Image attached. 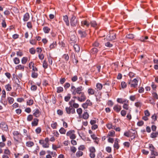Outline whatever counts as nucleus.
<instances>
[{
  "label": "nucleus",
  "mask_w": 158,
  "mask_h": 158,
  "mask_svg": "<svg viewBox=\"0 0 158 158\" xmlns=\"http://www.w3.org/2000/svg\"><path fill=\"white\" fill-rule=\"evenodd\" d=\"M63 58L66 61H68L69 59V56L68 54H64L63 56Z\"/></svg>",
  "instance_id": "obj_57"
},
{
  "label": "nucleus",
  "mask_w": 158,
  "mask_h": 158,
  "mask_svg": "<svg viewBox=\"0 0 158 158\" xmlns=\"http://www.w3.org/2000/svg\"><path fill=\"white\" fill-rule=\"evenodd\" d=\"M142 105V103L139 102H136L135 104V106L137 107H140Z\"/></svg>",
  "instance_id": "obj_53"
},
{
  "label": "nucleus",
  "mask_w": 158,
  "mask_h": 158,
  "mask_svg": "<svg viewBox=\"0 0 158 158\" xmlns=\"http://www.w3.org/2000/svg\"><path fill=\"white\" fill-rule=\"evenodd\" d=\"M126 37L129 39H132L134 38V35L132 34H129L127 35Z\"/></svg>",
  "instance_id": "obj_49"
},
{
  "label": "nucleus",
  "mask_w": 158,
  "mask_h": 158,
  "mask_svg": "<svg viewBox=\"0 0 158 158\" xmlns=\"http://www.w3.org/2000/svg\"><path fill=\"white\" fill-rule=\"evenodd\" d=\"M0 134H1L0 133ZM1 138L2 140V142H5L6 140V137L4 135L2 134Z\"/></svg>",
  "instance_id": "obj_56"
},
{
  "label": "nucleus",
  "mask_w": 158,
  "mask_h": 158,
  "mask_svg": "<svg viewBox=\"0 0 158 158\" xmlns=\"http://www.w3.org/2000/svg\"><path fill=\"white\" fill-rule=\"evenodd\" d=\"M14 63L15 64H18L20 62V60L17 57H15L13 60Z\"/></svg>",
  "instance_id": "obj_46"
},
{
  "label": "nucleus",
  "mask_w": 158,
  "mask_h": 158,
  "mask_svg": "<svg viewBox=\"0 0 158 158\" xmlns=\"http://www.w3.org/2000/svg\"><path fill=\"white\" fill-rule=\"evenodd\" d=\"M33 101L32 99H29L27 102V105L29 106L33 104Z\"/></svg>",
  "instance_id": "obj_48"
},
{
  "label": "nucleus",
  "mask_w": 158,
  "mask_h": 158,
  "mask_svg": "<svg viewBox=\"0 0 158 158\" xmlns=\"http://www.w3.org/2000/svg\"><path fill=\"white\" fill-rule=\"evenodd\" d=\"M89 156L90 158H94L95 156L96 152L95 148L94 147H91L89 148Z\"/></svg>",
  "instance_id": "obj_6"
},
{
  "label": "nucleus",
  "mask_w": 158,
  "mask_h": 158,
  "mask_svg": "<svg viewBox=\"0 0 158 158\" xmlns=\"http://www.w3.org/2000/svg\"><path fill=\"white\" fill-rule=\"evenodd\" d=\"M106 39L109 40H112L115 38V34L112 32L108 35L106 36Z\"/></svg>",
  "instance_id": "obj_12"
},
{
  "label": "nucleus",
  "mask_w": 158,
  "mask_h": 158,
  "mask_svg": "<svg viewBox=\"0 0 158 158\" xmlns=\"http://www.w3.org/2000/svg\"><path fill=\"white\" fill-rule=\"evenodd\" d=\"M29 52L31 54L33 55L35 53V51L34 48H31L30 49Z\"/></svg>",
  "instance_id": "obj_64"
},
{
  "label": "nucleus",
  "mask_w": 158,
  "mask_h": 158,
  "mask_svg": "<svg viewBox=\"0 0 158 158\" xmlns=\"http://www.w3.org/2000/svg\"><path fill=\"white\" fill-rule=\"evenodd\" d=\"M43 68L46 69L48 68V65L47 62L46 61V60H44L43 61Z\"/></svg>",
  "instance_id": "obj_43"
},
{
  "label": "nucleus",
  "mask_w": 158,
  "mask_h": 158,
  "mask_svg": "<svg viewBox=\"0 0 158 158\" xmlns=\"http://www.w3.org/2000/svg\"><path fill=\"white\" fill-rule=\"evenodd\" d=\"M77 111L80 117H81V114L82 113V110L81 108H79L77 109Z\"/></svg>",
  "instance_id": "obj_37"
},
{
  "label": "nucleus",
  "mask_w": 158,
  "mask_h": 158,
  "mask_svg": "<svg viewBox=\"0 0 158 158\" xmlns=\"http://www.w3.org/2000/svg\"><path fill=\"white\" fill-rule=\"evenodd\" d=\"M84 88L82 86L76 88L73 85H71L70 91L72 95H76L77 94L80 95L78 96V101L82 102L85 101L86 99V97L85 94L84 92H82Z\"/></svg>",
  "instance_id": "obj_1"
},
{
  "label": "nucleus",
  "mask_w": 158,
  "mask_h": 158,
  "mask_svg": "<svg viewBox=\"0 0 158 158\" xmlns=\"http://www.w3.org/2000/svg\"><path fill=\"white\" fill-rule=\"evenodd\" d=\"M83 154V153L82 151L78 150L76 152V156L77 157H79L82 156Z\"/></svg>",
  "instance_id": "obj_32"
},
{
  "label": "nucleus",
  "mask_w": 158,
  "mask_h": 158,
  "mask_svg": "<svg viewBox=\"0 0 158 158\" xmlns=\"http://www.w3.org/2000/svg\"><path fill=\"white\" fill-rule=\"evenodd\" d=\"M15 68L16 70H20L23 71L24 70V66L20 64L17 66Z\"/></svg>",
  "instance_id": "obj_23"
},
{
  "label": "nucleus",
  "mask_w": 158,
  "mask_h": 158,
  "mask_svg": "<svg viewBox=\"0 0 158 158\" xmlns=\"http://www.w3.org/2000/svg\"><path fill=\"white\" fill-rule=\"evenodd\" d=\"M158 136V132H152L151 135V137L152 138H155Z\"/></svg>",
  "instance_id": "obj_34"
},
{
  "label": "nucleus",
  "mask_w": 158,
  "mask_h": 158,
  "mask_svg": "<svg viewBox=\"0 0 158 158\" xmlns=\"http://www.w3.org/2000/svg\"><path fill=\"white\" fill-rule=\"evenodd\" d=\"M121 85L122 88H125L127 86V83L124 81H123L121 83Z\"/></svg>",
  "instance_id": "obj_58"
},
{
  "label": "nucleus",
  "mask_w": 158,
  "mask_h": 158,
  "mask_svg": "<svg viewBox=\"0 0 158 158\" xmlns=\"http://www.w3.org/2000/svg\"><path fill=\"white\" fill-rule=\"evenodd\" d=\"M90 23V24L91 25V26L93 27H95L97 25L96 23V22L95 21H92Z\"/></svg>",
  "instance_id": "obj_60"
},
{
  "label": "nucleus",
  "mask_w": 158,
  "mask_h": 158,
  "mask_svg": "<svg viewBox=\"0 0 158 158\" xmlns=\"http://www.w3.org/2000/svg\"><path fill=\"white\" fill-rule=\"evenodd\" d=\"M26 145L27 147L29 148H31L34 145V143L31 140H26Z\"/></svg>",
  "instance_id": "obj_16"
},
{
  "label": "nucleus",
  "mask_w": 158,
  "mask_h": 158,
  "mask_svg": "<svg viewBox=\"0 0 158 158\" xmlns=\"http://www.w3.org/2000/svg\"><path fill=\"white\" fill-rule=\"evenodd\" d=\"M4 153L5 155H10V151L8 148L4 149Z\"/></svg>",
  "instance_id": "obj_50"
},
{
  "label": "nucleus",
  "mask_w": 158,
  "mask_h": 158,
  "mask_svg": "<svg viewBox=\"0 0 158 158\" xmlns=\"http://www.w3.org/2000/svg\"><path fill=\"white\" fill-rule=\"evenodd\" d=\"M119 139L116 138L115 140V141L114 143V149H119L120 146L119 144H118V142H119Z\"/></svg>",
  "instance_id": "obj_19"
},
{
  "label": "nucleus",
  "mask_w": 158,
  "mask_h": 158,
  "mask_svg": "<svg viewBox=\"0 0 158 158\" xmlns=\"http://www.w3.org/2000/svg\"><path fill=\"white\" fill-rule=\"evenodd\" d=\"M38 57L40 60H42L44 58V55L43 53H40L38 54Z\"/></svg>",
  "instance_id": "obj_59"
},
{
  "label": "nucleus",
  "mask_w": 158,
  "mask_h": 158,
  "mask_svg": "<svg viewBox=\"0 0 158 158\" xmlns=\"http://www.w3.org/2000/svg\"><path fill=\"white\" fill-rule=\"evenodd\" d=\"M33 119V116L31 114L29 115L27 118V120L28 121H31Z\"/></svg>",
  "instance_id": "obj_51"
},
{
  "label": "nucleus",
  "mask_w": 158,
  "mask_h": 158,
  "mask_svg": "<svg viewBox=\"0 0 158 158\" xmlns=\"http://www.w3.org/2000/svg\"><path fill=\"white\" fill-rule=\"evenodd\" d=\"M40 144L44 148H48L49 147V139L48 137L44 139H41L39 140Z\"/></svg>",
  "instance_id": "obj_2"
},
{
  "label": "nucleus",
  "mask_w": 158,
  "mask_h": 158,
  "mask_svg": "<svg viewBox=\"0 0 158 158\" xmlns=\"http://www.w3.org/2000/svg\"><path fill=\"white\" fill-rule=\"evenodd\" d=\"M66 135L69 136L71 139H74L76 138V136L75 134V131L74 130H70L67 132L66 133Z\"/></svg>",
  "instance_id": "obj_9"
},
{
  "label": "nucleus",
  "mask_w": 158,
  "mask_h": 158,
  "mask_svg": "<svg viewBox=\"0 0 158 158\" xmlns=\"http://www.w3.org/2000/svg\"><path fill=\"white\" fill-rule=\"evenodd\" d=\"M57 124L56 122H53V123H52L51 124V127L53 129H56L57 128Z\"/></svg>",
  "instance_id": "obj_40"
},
{
  "label": "nucleus",
  "mask_w": 158,
  "mask_h": 158,
  "mask_svg": "<svg viewBox=\"0 0 158 158\" xmlns=\"http://www.w3.org/2000/svg\"><path fill=\"white\" fill-rule=\"evenodd\" d=\"M60 133L62 134H65L66 132V130L64 128L62 127L59 130Z\"/></svg>",
  "instance_id": "obj_35"
},
{
  "label": "nucleus",
  "mask_w": 158,
  "mask_h": 158,
  "mask_svg": "<svg viewBox=\"0 0 158 158\" xmlns=\"http://www.w3.org/2000/svg\"><path fill=\"white\" fill-rule=\"evenodd\" d=\"M39 120L36 118H34L33 121L31 123V125L32 127L37 126L38 124Z\"/></svg>",
  "instance_id": "obj_20"
},
{
  "label": "nucleus",
  "mask_w": 158,
  "mask_h": 158,
  "mask_svg": "<svg viewBox=\"0 0 158 158\" xmlns=\"http://www.w3.org/2000/svg\"><path fill=\"white\" fill-rule=\"evenodd\" d=\"M70 150L73 153H74L77 150V148L74 146L70 147Z\"/></svg>",
  "instance_id": "obj_52"
},
{
  "label": "nucleus",
  "mask_w": 158,
  "mask_h": 158,
  "mask_svg": "<svg viewBox=\"0 0 158 158\" xmlns=\"http://www.w3.org/2000/svg\"><path fill=\"white\" fill-rule=\"evenodd\" d=\"M14 138L15 141L16 142H19L21 139V134L17 131H14L13 132Z\"/></svg>",
  "instance_id": "obj_3"
},
{
  "label": "nucleus",
  "mask_w": 158,
  "mask_h": 158,
  "mask_svg": "<svg viewBox=\"0 0 158 158\" xmlns=\"http://www.w3.org/2000/svg\"><path fill=\"white\" fill-rule=\"evenodd\" d=\"M65 110L66 113L69 114H73L75 113V110L73 107L72 106H70L69 107H66L65 108Z\"/></svg>",
  "instance_id": "obj_8"
},
{
  "label": "nucleus",
  "mask_w": 158,
  "mask_h": 158,
  "mask_svg": "<svg viewBox=\"0 0 158 158\" xmlns=\"http://www.w3.org/2000/svg\"><path fill=\"white\" fill-rule=\"evenodd\" d=\"M30 43L31 44L33 45H35L36 44V41L35 39H32L30 40Z\"/></svg>",
  "instance_id": "obj_61"
},
{
  "label": "nucleus",
  "mask_w": 158,
  "mask_h": 158,
  "mask_svg": "<svg viewBox=\"0 0 158 158\" xmlns=\"http://www.w3.org/2000/svg\"><path fill=\"white\" fill-rule=\"evenodd\" d=\"M70 86V84L68 83H66L64 85V87L65 89H67Z\"/></svg>",
  "instance_id": "obj_63"
},
{
  "label": "nucleus",
  "mask_w": 158,
  "mask_h": 158,
  "mask_svg": "<svg viewBox=\"0 0 158 158\" xmlns=\"http://www.w3.org/2000/svg\"><path fill=\"white\" fill-rule=\"evenodd\" d=\"M56 42H53V43L50 44L49 46V48L51 50L52 49L54 48L56 46Z\"/></svg>",
  "instance_id": "obj_31"
},
{
  "label": "nucleus",
  "mask_w": 158,
  "mask_h": 158,
  "mask_svg": "<svg viewBox=\"0 0 158 158\" xmlns=\"http://www.w3.org/2000/svg\"><path fill=\"white\" fill-rule=\"evenodd\" d=\"M64 20L67 26H69V23L68 19V17L67 15L63 16Z\"/></svg>",
  "instance_id": "obj_27"
},
{
  "label": "nucleus",
  "mask_w": 158,
  "mask_h": 158,
  "mask_svg": "<svg viewBox=\"0 0 158 158\" xmlns=\"http://www.w3.org/2000/svg\"><path fill=\"white\" fill-rule=\"evenodd\" d=\"M127 100L125 98H118L117 99V101L120 104H124Z\"/></svg>",
  "instance_id": "obj_21"
},
{
  "label": "nucleus",
  "mask_w": 158,
  "mask_h": 158,
  "mask_svg": "<svg viewBox=\"0 0 158 158\" xmlns=\"http://www.w3.org/2000/svg\"><path fill=\"white\" fill-rule=\"evenodd\" d=\"M115 132L113 130H111L110 131L107 135V137H114L115 136Z\"/></svg>",
  "instance_id": "obj_26"
},
{
  "label": "nucleus",
  "mask_w": 158,
  "mask_h": 158,
  "mask_svg": "<svg viewBox=\"0 0 158 158\" xmlns=\"http://www.w3.org/2000/svg\"><path fill=\"white\" fill-rule=\"evenodd\" d=\"M30 18L29 15L28 13H26L23 16V20L24 22L27 21Z\"/></svg>",
  "instance_id": "obj_24"
},
{
  "label": "nucleus",
  "mask_w": 158,
  "mask_h": 158,
  "mask_svg": "<svg viewBox=\"0 0 158 158\" xmlns=\"http://www.w3.org/2000/svg\"><path fill=\"white\" fill-rule=\"evenodd\" d=\"M90 23L86 20H83L81 22V26L83 27H85L88 28L89 26Z\"/></svg>",
  "instance_id": "obj_18"
},
{
  "label": "nucleus",
  "mask_w": 158,
  "mask_h": 158,
  "mask_svg": "<svg viewBox=\"0 0 158 158\" xmlns=\"http://www.w3.org/2000/svg\"><path fill=\"white\" fill-rule=\"evenodd\" d=\"M98 52V50L97 49L95 48H92L90 51V52L93 54H95L97 53Z\"/></svg>",
  "instance_id": "obj_45"
},
{
  "label": "nucleus",
  "mask_w": 158,
  "mask_h": 158,
  "mask_svg": "<svg viewBox=\"0 0 158 158\" xmlns=\"http://www.w3.org/2000/svg\"><path fill=\"white\" fill-rule=\"evenodd\" d=\"M28 60V58L26 57H23L21 60L22 63L23 64H25Z\"/></svg>",
  "instance_id": "obj_33"
},
{
  "label": "nucleus",
  "mask_w": 158,
  "mask_h": 158,
  "mask_svg": "<svg viewBox=\"0 0 158 158\" xmlns=\"http://www.w3.org/2000/svg\"><path fill=\"white\" fill-rule=\"evenodd\" d=\"M41 131V128L40 127H38L35 129V132L37 134H40Z\"/></svg>",
  "instance_id": "obj_62"
},
{
  "label": "nucleus",
  "mask_w": 158,
  "mask_h": 158,
  "mask_svg": "<svg viewBox=\"0 0 158 158\" xmlns=\"http://www.w3.org/2000/svg\"><path fill=\"white\" fill-rule=\"evenodd\" d=\"M138 81L136 79H134L133 80H130L128 82V84L131 85V88H136L138 85Z\"/></svg>",
  "instance_id": "obj_7"
},
{
  "label": "nucleus",
  "mask_w": 158,
  "mask_h": 158,
  "mask_svg": "<svg viewBox=\"0 0 158 158\" xmlns=\"http://www.w3.org/2000/svg\"><path fill=\"white\" fill-rule=\"evenodd\" d=\"M96 91L98 92V91L101 90L102 89L103 85L101 83H98L96 84Z\"/></svg>",
  "instance_id": "obj_22"
},
{
  "label": "nucleus",
  "mask_w": 158,
  "mask_h": 158,
  "mask_svg": "<svg viewBox=\"0 0 158 158\" xmlns=\"http://www.w3.org/2000/svg\"><path fill=\"white\" fill-rule=\"evenodd\" d=\"M76 52H79L80 51V48L79 46L77 44H75L73 46Z\"/></svg>",
  "instance_id": "obj_44"
},
{
  "label": "nucleus",
  "mask_w": 158,
  "mask_h": 158,
  "mask_svg": "<svg viewBox=\"0 0 158 158\" xmlns=\"http://www.w3.org/2000/svg\"><path fill=\"white\" fill-rule=\"evenodd\" d=\"M7 101L10 104H11L14 102V99L12 97H8L7 98Z\"/></svg>",
  "instance_id": "obj_36"
},
{
  "label": "nucleus",
  "mask_w": 158,
  "mask_h": 158,
  "mask_svg": "<svg viewBox=\"0 0 158 158\" xmlns=\"http://www.w3.org/2000/svg\"><path fill=\"white\" fill-rule=\"evenodd\" d=\"M43 30L45 33H48L50 31V29L48 27H44Z\"/></svg>",
  "instance_id": "obj_30"
},
{
  "label": "nucleus",
  "mask_w": 158,
  "mask_h": 158,
  "mask_svg": "<svg viewBox=\"0 0 158 158\" xmlns=\"http://www.w3.org/2000/svg\"><path fill=\"white\" fill-rule=\"evenodd\" d=\"M95 90L91 87L89 88L87 90V93L89 95H94L96 97V99H98L97 95L95 94Z\"/></svg>",
  "instance_id": "obj_11"
},
{
  "label": "nucleus",
  "mask_w": 158,
  "mask_h": 158,
  "mask_svg": "<svg viewBox=\"0 0 158 158\" xmlns=\"http://www.w3.org/2000/svg\"><path fill=\"white\" fill-rule=\"evenodd\" d=\"M71 98V95L69 94L64 97V100L66 102H68Z\"/></svg>",
  "instance_id": "obj_39"
},
{
  "label": "nucleus",
  "mask_w": 158,
  "mask_h": 158,
  "mask_svg": "<svg viewBox=\"0 0 158 158\" xmlns=\"http://www.w3.org/2000/svg\"><path fill=\"white\" fill-rule=\"evenodd\" d=\"M6 90L7 91H10L12 89L11 85L10 84H8L5 86Z\"/></svg>",
  "instance_id": "obj_38"
},
{
  "label": "nucleus",
  "mask_w": 158,
  "mask_h": 158,
  "mask_svg": "<svg viewBox=\"0 0 158 158\" xmlns=\"http://www.w3.org/2000/svg\"><path fill=\"white\" fill-rule=\"evenodd\" d=\"M89 115L87 112H84L81 117L85 119H87L89 118Z\"/></svg>",
  "instance_id": "obj_28"
},
{
  "label": "nucleus",
  "mask_w": 158,
  "mask_h": 158,
  "mask_svg": "<svg viewBox=\"0 0 158 158\" xmlns=\"http://www.w3.org/2000/svg\"><path fill=\"white\" fill-rule=\"evenodd\" d=\"M23 134L26 137L25 138V140H31L32 138L31 137L30 134L28 133V132L26 129H23Z\"/></svg>",
  "instance_id": "obj_10"
},
{
  "label": "nucleus",
  "mask_w": 158,
  "mask_h": 158,
  "mask_svg": "<svg viewBox=\"0 0 158 158\" xmlns=\"http://www.w3.org/2000/svg\"><path fill=\"white\" fill-rule=\"evenodd\" d=\"M31 89L32 91H35L37 89V87L36 85H32Z\"/></svg>",
  "instance_id": "obj_54"
},
{
  "label": "nucleus",
  "mask_w": 158,
  "mask_h": 158,
  "mask_svg": "<svg viewBox=\"0 0 158 158\" xmlns=\"http://www.w3.org/2000/svg\"><path fill=\"white\" fill-rule=\"evenodd\" d=\"M0 127L2 130L5 131H7L8 129V126L4 122H2L0 124Z\"/></svg>",
  "instance_id": "obj_15"
},
{
  "label": "nucleus",
  "mask_w": 158,
  "mask_h": 158,
  "mask_svg": "<svg viewBox=\"0 0 158 158\" xmlns=\"http://www.w3.org/2000/svg\"><path fill=\"white\" fill-rule=\"evenodd\" d=\"M148 148L151 151V155H158V153L157 152L156 149L152 144H149Z\"/></svg>",
  "instance_id": "obj_5"
},
{
  "label": "nucleus",
  "mask_w": 158,
  "mask_h": 158,
  "mask_svg": "<svg viewBox=\"0 0 158 158\" xmlns=\"http://www.w3.org/2000/svg\"><path fill=\"white\" fill-rule=\"evenodd\" d=\"M27 27L30 29L32 28V25L31 22H29L27 23Z\"/></svg>",
  "instance_id": "obj_55"
},
{
  "label": "nucleus",
  "mask_w": 158,
  "mask_h": 158,
  "mask_svg": "<svg viewBox=\"0 0 158 158\" xmlns=\"http://www.w3.org/2000/svg\"><path fill=\"white\" fill-rule=\"evenodd\" d=\"M33 115L36 118L39 117L41 113L39 110L36 109L33 111Z\"/></svg>",
  "instance_id": "obj_14"
},
{
  "label": "nucleus",
  "mask_w": 158,
  "mask_h": 158,
  "mask_svg": "<svg viewBox=\"0 0 158 158\" xmlns=\"http://www.w3.org/2000/svg\"><path fill=\"white\" fill-rule=\"evenodd\" d=\"M153 98L154 99H158V95L157 94L154 92L152 93Z\"/></svg>",
  "instance_id": "obj_42"
},
{
  "label": "nucleus",
  "mask_w": 158,
  "mask_h": 158,
  "mask_svg": "<svg viewBox=\"0 0 158 158\" xmlns=\"http://www.w3.org/2000/svg\"><path fill=\"white\" fill-rule=\"evenodd\" d=\"M78 33L80 35L81 37H85L86 35V34L85 31H82L81 30L78 31Z\"/></svg>",
  "instance_id": "obj_29"
},
{
  "label": "nucleus",
  "mask_w": 158,
  "mask_h": 158,
  "mask_svg": "<svg viewBox=\"0 0 158 158\" xmlns=\"http://www.w3.org/2000/svg\"><path fill=\"white\" fill-rule=\"evenodd\" d=\"M78 23V19L74 15H73L70 19V23L71 27H76Z\"/></svg>",
  "instance_id": "obj_4"
},
{
  "label": "nucleus",
  "mask_w": 158,
  "mask_h": 158,
  "mask_svg": "<svg viewBox=\"0 0 158 158\" xmlns=\"http://www.w3.org/2000/svg\"><path fill=\"white\" fill-rule=\"evenodd\" d=\"M38 74L37 73L35 72H32L31 77L34 78H36L37 77Z\"/></svg>",
  "instance_id": "obj_47"
},
{
  "label": "nucleus",
  "mask_w": 158,
  "mask_h": 158,
  "mask_svg": "<svg viewBox=\"0 0 158 158\" xmlns=\"http://www.w3.org/2000/svg\"><path fill=\"white\" fill-rule=\"evenodd\" d=\"M113 109L116 112L118 113L121 109V107L119 105H115L113 107Z\"/></svg>",
  "instance_id": "obj_17"
},
{
  "label": "nucleus",
  "mask_w": 158,
  "mask_h": 158,
  "mask_svg": "<svg viewBox=\"0 0 158 158\" xmlns=\"http://www.w3.org/2000/svg\"><path fill=\"white\" fill-rule=\"evenodd\" d=\"M106 127L109 129H114V126L112 125V124L111 123H107L106 125Z\"/></svg>",
  "instance_id": "obj_25"
},
{
  "label": "nucleus",
  "mask_w": 158,
  "mask_h": 158,
  "mask_svg": "<svg viewBox=\"0 0 158 158\" xmlns=\"http://www.w3.org/2000/svg\"><path fill=\"white\" fill-rule=\"evenodd\" d=\"M129 101L128 100H127L124 104H123V107L124 109L127 110H128L130 112H131V108H130V106H129Z\"/></svg>",
  "instance_id": "obj_13"
},
{
  "label": "nucleus",
  "mask_w": 158,
  "mask_h": 158,
  "mask_svg": "<svg viewBox=\"0 0 158 158\" xmlns=\"http://www.w3.org/2000/svg\"><path fill=\"white\" fill-rule=\"evenodd\" d=\"M57 92L58 93H60L63 91V88L62 87L59 86L56 88Z\"/></svg>",
  "instance_id": "obj_41"
}]
</instances>
